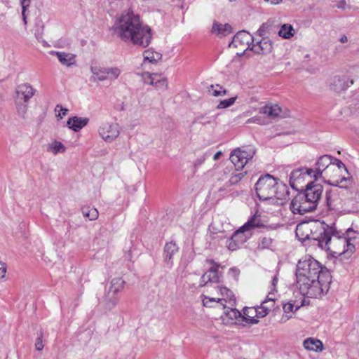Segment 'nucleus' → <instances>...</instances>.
Segmentation results:
<instances>
[{
    "instance_id": "f257e3e1",
    "label": "nucleus",
    "mask_w": 359,
    "mask_h": 359,
    "mask_svg": "<svg viewBox=\"0 0 359 359\" xmlns=\"http://www.w3.org/2000/svg\"><path fill=\"white\" fill-rule=\"evenodd\" d=\"M311 230L313 232L312 238L318 242V245L333 256L344 255L350 257L355 251L353 241L356 238V232L351 229L341 233L337 230L334 224L328 225L319 222Z\"/></svg>"
},
{
    "instance_id": "f03ea898",
    "label": "nucleus",
    "mask_w": 359,
    "mask_h": 359,
    "mask_svg": "<svg viewBox=\"0 0 359 359\" xmlns=\"http://www.w3.org/2000/svg\"><path fill=\"white\" fill-rule=\"evenodd\" d=\"M114 27L123 42L136 47L144 48L149 46L153 38L151 28L131 10L123 11Z\"/></svg>"
},
{
    "instance_id": "7ed1b4c3",
    "label": "nucleus",
    "mask_w": 359,
    "mask_h": 359,
    "mask_svg": "<svg viewBox=\"0 0 359 359\" xmlns=\"http://www.w3.org/2000/svg\"><path fill=\"white\" fill-rule=\"evenodd\" d=\"M316 177L318 180L337 187L349 189L353 184L352 177L344 163L330 155L320 156L316 163Z\"/></svg>"
},
{
    "instance_id": "20e7f679",
    "label": "nucleus",
    "mask_w": 359,
    "mask_h": 359,
    "mask_svg": "<svg viewBox=\"0 0 359 359\" xmlns=\"http://www.w3.org/2000/svg\"><path fill=\"white\" fill-rule=\"evenodd\" d=\"M257 196L262 201L277 206L283 205L287 198L285 184L269 174L261 176L255 184Z\"/></svg>"
},
{
    "instance_id": "39448f33",
    "label": "nucleus",
    "mask_w": 359,
    "mask_h": 359,
    "mask_svg": "<svg viewBox=\"0 0 359 359\" xmlns=\"http://www.w3.org/2000/svg\"><path fill=\"white\" fill-rule=\"evenodd\" d=\"M315 181L308 182L304 191L294 197L290 204L293 214L304 215L316 209L322 197L323 187Z\"/></svg>"
},
{
    "instance_id": "423d86ee",
    "label": "nucleus",
    "mask_w": 359,
    "mask_h": 359,
    "mask_svg": "<svg viewBox=\"0 0 359 359\" xmlns=\"http://www.w3.org/2000/svg\"><path fill=\"white\" fill-rule=\"evenodd\" d=\"M331 274L325 271L321 278L296 276L295 290L303 297L318 298L327 294L331 283Z\"/></svg>"
},
{
    "instance_id": "0eeeda50",
    "label": "nucleus",
    "mask_w": 359,
    "mask_h": 359,
    "mask_svg": "<svg viewBox=\"0 0 359 359\" xmlns=\"http://www.w3.org/2000/svg\"><path fill=\"white\" fill-rule=\"evenodd\" d=\"M206 292L208 294H201V299L203 306L212 308H222L224 303L233 304V292L228 287L217 285L214 287H208Z\"/></svg>"
},
{
    "instance_id": "6e6552de",
    "label": "nucleus",
    "mask_w": 359,
    "mask_h": 359,
    "mask_svg": "<svg viewBox=\"0 0 359 359\" xmlns=\"http://www.w3.org/2000/svg\"><path fill=\"white\" fill-rule=\"evenodd\" d=\"M325 271L327 270L318 261L310 256H306L297 265L296 276L321 278V274Z\"/></svg>"
},
{
    "instance_id": "1a4fd4ad",
    "label": "nucleus",
    "mask_w": 359,
    "mask_h": 359,
    "mask_svg": "<svg viewBox=\"0 0 359 359\" xmlns=\"http://www.w3.org/2000/svg\"><path fill=\"white\" fill-rule=\"evenodd\" d=\"M316 168H301L294 170L290 175V185L294 189L299 190L304 187L306 182L317 181Z\"/></svg>"
},
{
    "instance_id": "9d476101",
    "label": "nucleus",
    "mask_w": 359,
    "mask_h": 359,
    "mask_svg": "<svg viewBox=\"0 0 359 359\" xmlns=\"http://www.w3.org/2000/svg\"><path fill=\"white\" fill-rule=\"evenodd\" d=\"M233 227L225 217H217L209 226L210 233L213 238L223 239L229 237Z\"/></svg>"
},
{
    "instance_id": "9b49d317",
    "label": "nucleus",
    "mask_w": 359,
    "mask_h": 359,
    "mask_svg": "<svg viewBox=\"0 0 359 359\" xmlns=\"http://www.w3.org/2000/svg\"><path fill=\"white\" fill-rule=\"evenodd\" d=\"M97 133L103 141L111 143L120 135L121 127L117 123L105 121L99 126Z\"/></svg>"
},
{
    "instance_id": "f8f14e48",
    "label": "nucleus",
    "mask_w": 359,
    "mask_h": 359,
    "mask_svg": "<svg viewBox=\"0 0 359 359\" xmlns=\"http://www.w3.org/2000/svg\"><path fill=\"white\" fill-rule=\"evenodd\" d=\"M125 282L121 278H114L110 282V286L104 297V302L108 309H113L118 302V293L123 287Z\"/></svg>"
},
{
    "instance_id": "ddd939ff",
    "label": "nucleus",
    "mask_w": 359,
    "mask_h": 359,
    "mask_svg": "<svg viewBox=\"0 0 359 359\" xmlns=\"http://www.w3.org/2000/svg\"><path fill=\"white\" fill-rule=\"evenodd\" d=\"M254 154V151L251 149L236 148L231 151L229 159L234 165L236 170H240L253 158Z\"/></svg>"
},
{
    "instance_id": "4468645a",
    "label": "nucleus",
    "mask_w": 359,
    "mask_h": 359,
    "mask_svg": "<svg viewBox=\"0 0 359 359\" xmlns=\"http://www.w3.org/2000/svg\"><path fill=\"white\" fill-rule=\"evenodd\" d=\"M252 42H254L253 36L249 32L243 30L234 36L232 41L229 43V47L241 48L245 51L250 49Z\"/></svg>"
},
{
    "instance_id": "2eb2a0df",
    "label": "nucleus",
    "mask_w": 359,
    "mask_h": 359,
    "mask_svg": "<svg viewBox=\"0 0 359 359\" xmlns=\"http://www.w3.org/2000/svg\"><path fill=\"white\" fill-rule=\"evenodd\" d=\"M327 83L331 90L341 93L353 84V80L345 76L335 75L328 79Z\"/></svg>"
},
{
    "instance_id": "dca6fc26",
    "label": "nucleus",
    "mask_w": 359,
    "mask_h": 359,
    "mask_svg": "<svg viewBox=\"0 0 359 359\" xmlns=\"http://www.w3.org/2000/svg\"><path fill=\"white\" fill-rule=\"evenodd\" d=\"M142 79L144 83L153 86L157 89L165 90L168 88L167 79L162 74L144 72Z\"/></svg>"
},
{
    "instance_id": "f3484780",
    "label": "nucleus",
    "mask_w": 359,
    "mask_h": 359,
    "mask_svg": "<svg viewBox=\"0 0 359 359\" xmlns=\"http://www.w3.org/2000/svg\"><path fill=\"white\" fill-rule=\"evenodd\" d=\"M220 275L218 273V266H211L201 278L200 285L208 287H214L219 285Z\"/></svg>"
},
{
    "instance_id": "a211bd4d",
    "label": "nucleus",
    "mask_w": 359,
    "mask_h": 359,
    "mask_svg": "<svg viewBox=\"0 0 359 359\" xmlns=\"http://www.w3.org/2000/svg\"><path fill=\"white\" fill-rule=\"evenodd\" d=\"M326 203L329 210L338 212L341 208V201L337 190H330L326 193Z\"/></svg>"
},
{
    "instance_id": "6ab92c4d",
    "label": "nucleus",
    "mask_w": 359,
    "mask_h": 359,
    "mask_svg": "<svg viewBox=\"0 0 359 359\" xmlns=\"http://www.w3.org/2000/svg\"><path fill=\"white\" fill-rule=\"evenodd\" d=\"M273 49L272 42L268 38H262L260 41L252 42L250 50L257 54H268Z\"/></svg>"
},
{
    "instance_id": "aec40b11",
    "label": "nucleus",
    "mask_w": 359,
    "mask_h": 359,
    "mask_svg": "<svg viewBox=\"0 0 359 359\" xmlns=\"http://www.w3.org/2000/svg\"><path fill=\"white\" fill-rule=\"evenodd\" d=\"M35 90L28 83L19 85L16 88L17 101L27 102L34 95Z\"/></svg>"
},
{
    "instance_id": "412c9836",
    "label": "nucleus",
    "mask_w": 359,
    "mask_h": 359,
    "mask_svg": "<svg viewBox=\"0 0 359 359\" xmlns=\"http://www.w3.org/2000/svg\"><path fill=\"white\" fill-rule=\"evenodd\" d=\"M318 222H314L312 224L308 223H302L297 226L296 228V236L300 241H306V240H313L316 241L313 238H312V231L311 228H313L315 224Z\"/></svg>"
},
{
    "instance_id": "4be33fe9",
    "label": "nucleus",
    "mask_w": 359,
    "mask_h": 359,
    "mask_svg": "<svg viewBox=\"0 0 359 359\" xmlns=\"http://www.w3.org/2000/svg\"><path fill=\"white\" fill-rule=\"evenodd\" d=\"M304 304V299L301 301V302L296 303L295 302H287L283 306V314L280 320L281 323H286L289 319H290L292 316V313L297 311Z\"/></svg>"
},
{
    "instance_id": "5701e85b",
    "label": "nucleus",
    "mask_w": 359,
    "mask_h": 359,
    "mask_svg": "<svg viewBox=\"0 0 359 359\" xmlns=\"http://www.w3.org/2000/svg\"><path fill=\"white\" fill-rule=\"evenodd\" d=\"M236 304V297L233 294V304L232 305H230L229 303H224V305L222 306V308L224 309L223 314L224 316L231 320H238L240 318H243V314L237 309H236L234 307Z\"/></svg>"
},
{
    "instance_id": "b1692460",
    "label": "nucleus",
    "mask_w": 359,
    "mask_h": 359,
    "mask_svg": "<svg viewBox=\"0 0 359 359\" xmlns=\"http://www.w3.org/2000/svg\"><path fill=\"white\" fill-rule=\"evenodd\" d=\"M52 55H55L59 62L64 66L71 67L76 64V55L72 53L62 51H52Z\"/></svg>"
},
{
    "instance_id": "393cba45",
    "label": "nucleus",
    "mask_w": 359,
    "mask_h": 359,
    "mask_svg": "<svg viewBox=\"0 0 359 359\" xmlns=\"http://www.w3.org/2000/svg\"><path fill=\"white\" fill-rule=\"evenodd\" d=\"M89 122L88 117L73 116L69 118L67 125L74 132H78L85 127Z\"/></svg>"
},
{
    "instance_id": "a878e982",
    "label": "nucleus",
    "mask_w": 359,
    "mask_h": 359,
    "mask_svg": "<svg viewBox=\"0 0 359 359\" xmlns=\"http://www.w3.org/2000/svg\"><path fill=\"white\" fill-rule=\"evenodd\" d=\"M90 72L92 73V76L90 77L91 81L95 82L107 80V67H102L97 64H92L90 65Z\"/></svg>"
},
{
    "instance_id": "bb28decb",
    "label": "nucleus",
    "mask_w": 359,
    "mask_h": 359,
    "mask_svg": "<svg viewBox=\"0 0 359 359\" xmlns=\"http://www.w3.org/2000/svg\"><path fill=\"white\" fill-rule=\"evenodd\" d=\"M178 252V247L173 242L167 243L164 248L163 258L165 264L171 267L172 266V257Z\"/></svg>"
},
{
    "instance_id": "cd10ccee",
    "label": "nucleus",
    "mask_w": 359,
    "mask_h": 359,
    "mask_svg": "<svg viewBox=\"0 0 359 359\" xmlns=\"http://www.w3.org/2000/svg\"><path fill=\"white\" fill-rule=\"evenodd\" d=\"M281 111V108L278 104H266L260 109V113L271 118L279 117Z\"/></svg>"
},
{
    "instance_id": "c85d7f7f",
    "label": "nucleus",
    "mask_w": 359,
    "mask_h": 359,
    "mask_svg": "<svg viewBox=\"0 0 359 359\" xmlns=\"http://www.w3.org/2000/svg\"><path fill=\"white\" fill-rule=\"evenodd\" d=\"M212 32L219 37L226 36L232 33V27L229 24L214 23Z\"/></svg>"
},
{
    "instance_id": "c756f323",
    "label": "nucleus",
    "mask_w": 359,
    "mask_h": 359,
    "mask_svg": "<svg viewBox=\"0 0 359 359\" xmlns=\"http://www.w3.org/2000/svg\"><path fill=\"white\" fill-rule=\"evenodd\" d=\"M232 239H234L241 245L245 243L252 236L247 229H243V226L236 231L232 235Z\"/></svg>"
},
{
    "instance_id": "7c9ffc66",
    "label": "nucleus",
    "mask_w": 359,
    "mask_h": 359,
    "mask_svg": "<svg viewBox=\"0 0 359 359\" xmlns=\"http://www.w3.org/2000/svg\"><path fill=\"white\" fill-rule=\"evenodd\" d=\"M304 346L306 350L320 352L324 346L321 341L315 338H308L304 341Z\"/></svg>"
},
{
    "instance_id": "2f4dec72",
    "label": "nucleus",
    "mask_w": 359,
    "mask_h": 359,
    "mask_svg": "<svg viewBox=\"0 0 359 359\" xmlns=\"http://www.w3.org/2000/svg\"><path fill=\"white\" fill-rule=\"evenodd\" d=\"M47 151L53 155L63 154L66 151V147L61 142L53 140L48 144Z\"/></svg>"
},
{
    "instance_id": "473e14b6",
    "label": "nucleus",
    "mask_w": 359,
    "mask_h": 359,
    "mask_svg": "<svg viewBox=\"0 0 359 359\" xmlns=\"http://www.w3.org/2000/svg\"><path fill=\"white\" fill-rule=\"evenodd\" d=\"M273 307V303L271 301H263L260 306L255 308L257 318L265 317Z\"/></svg>"
},
{
    "instance_id": "72a5a7b5",
    "label": "nucleus",
    "mask_w": 359,
    "mask_h": 359,
    "mask_svg": "<svg viewBox=\"0 0 359 359\" xmlns=\"http://www.w3.org/2000/svg\"><path fill=\"white\" fill-rule=\"evenodd\" d=\"M143 57L144 62H148L149 63H156L162 59V55L160 53L151 49L144 50Z\"/></svg>"
},
{
    "instance_id": "f704fd0d",
    "label": "nucleus",
    "mask_w": 359,
    "mask_h": 359,
    "mask_svg": "<svg viewBox=\"0 0 359 359\" xmlns=\"http://www.w3.org/2000/svg\"><path fill=\"white\" fill-rule=\"evenodd\" d=\"M264 226L261 221L259 215H254L245 224L243 225V229H247L250 232L255 228H260Z\"/></svg>"
},
{
    "instance_id": "c9c22d12",
    "label": "nucleus",
    "mask_w": 359,
    "mask_h": 359,
    "mask_svg": "<svg viewBox=\"0 0 359 359\" xmlns=\"http://www.w3.org/2000/svg\"><path fill=\"white\" fill-rule=\"evenodd\" d=\"M243 318L248 323L256 324L259 322L256 316L255 308H247L243 310Z\"/></svg>"
},
{
    "instance_id": "e433bc0d",
    "label": "nucleus",
    "mask_w": 359,
    "mask_h": 359,
    "mask_svg": "<svg viewBox=\"0 0 359 359\" xmlns=\"http://www.w3.org/2000/svg\"><path fill=\"white\" fill-rule=\"evenodd\" d=\"M122 72V69L118 67H107L106 75L107 80L114 81L118 78Z\"/></svg>"
},
{
    "instance_id": "4c0bfd02",
    "label": "nucleus",
    "mask_w": 359,
    "mask_h": 359,
    "mask_svg": "<svg viewBox=\"0 0 359 359\" xmlns=\"http://www.w3.org/2000/svg\"><path fill=\"white\" fill-rule=\"evenodd\" d=\"M82 214L84 217L88 219L90 221L95 220L99 215V212L96 208H85L82 209Z\"/></svg>"
},
{
    "instance_id": "58836bf2",
    "label": "nucleus",
    "mask_w": 359,
    "mask_h": 359,
    "mask_svg": "<svg viewBox=\"0 0 359 359\" xmlns=\"http://www.w3.org/2000/svg\"><path fill=\"white\" fill-rule=\"evenodd\" d=\"M209 93L215 97L224 96L226 90L220 85H211L208 88Z\"/></svg>"
},
{
    "instance_id": "ea45409f",
    "label": "nucleus",
    "mask_w": 359,
    "mask_h": 359,
    "mask_svg": "<svg viewBox=\"0 0 359 359\" xmlns=\"http://www.w3.org/2000/svg\"><path fill=\"white\" fill-rule=\"evenodd\" d=\"M293 27L290 25H283L278 32L280 36L289 39L293 36Z\"/></svg>"
},
{
    "instance_id": "a19ab883",
    "label": "nucleus",
    "mask_w": 359,
    "mask_h": 359,
    "mask_svg": "<svg viewBox=\"0 0 359 359\" xmlns=\"http://www.w3.org/2000/svg\"><path fill=\"white\" fill-rule=\"evenodd\" d=\"M236 99H237V97L236 96L233 97H231V98H229L226 100H222L219 102V103L217 106V109H220L228 108V107L232 106L235 103Z\"/></svg>"
},
{
    "instance_id": "79ce46f5",
    "label": "nucleus",
    "mask_w": 359,
    "mask_h": 359,
    "mask_svg": "<svg viewBox=\"0 0 359 359\" xmlns=\"http://www.w3.org/2000/svg\"><path fill=\"white\" fill-rule=\"evenodd\" d=\"M247 172L233 173L229 179V183L232 185L238 184L246 175Z\"/></svg>"
},
{
    "instance_id": "37998d69",
    "label": "nucleus",
    "mask_w": 359,
    "mask_h": 359,
    "mask_svg": "<svg viewBox=\"0 0 359 359\" xmlns=\"http://www.w3.org/2000/svg\"><path fill=\"white\" fill-rule=\"evenodd\" d=\"M273 245V239L269 237H264L262 238L259 248L261 249H269Z\"/></svg>"
},
{
    "instance_id": "c03bdc74",
    "label": "nucleus",
    "mask_w": 359,
    "mask_h": 359,
    "mask_svg": "<svg viewBox=\"0 0 359 359\" xmlns=\"http://www.w3.org/2000/svg\"><path fill=\"white\" fill-rule=\"evenodd\" d=\"M26 102H23V101H17V111L18 114L24 117L26 112H27V105L25 104Z\"/></svg>"
},
{
    "instance_id": "a18cd8bd",
    "label": "nucleus",
    "mask_w": 359,
    "mask_h": 359,
    "mask_svg": "<svg viewBox=\"0 0 359 359\" xmlns=\"http://www.w3.org/2000/svg\"><path fill=\"white\" fill-rule=\"evenodd\" d=\"M241 245L238 244L234 239H232V236H231V238L227 241V248L229 250L233 251L236 250L237 248H239Z\"/></svg>"
},
{
    "instance_id": "49530a36",
    "label": "nucleus",
    "mask_w": 359,
    "mask_h": 359,
    "mask_svg": "<svg viewBox=\"0 0 359 359\" xmlns=\"http://www.w3.org/2000/svg\"><path fill=\"white\" fill-rule=\"evenodd\" d=\"M207 158V154H204L202 156L198 157L194 163V165L195 168H198L205 161Z\"/></svg>"
},
{
    "instance_id": "de8ad7c7",
    "label": "nucleus",
    "mask_w": 359,
    "mask_h": 359,
    "mask_svg": "<svg viewBox=\"0 0 359 359\" xmlns=\"http://www.w3.org/2000/svg\"><path fill=\"white\" fill-rule=\"evenodd\" d=\"M257 123L259 125L264 124V121L262 118L259 116H253L246 121V123Z\"/></svg>"
},
{
    "instance_id": "09e8293b",
    "label": "nucleus",
    "mask_w": 359,
    "mask_h": 359,
    "mask_svg": "<svg viewBox=\"0 0 359 359\" xmlns=\"http://www.w3.org/2000/svg\"><path fill=\"white\" fill-rule=\"evenodd\" d=\"M58 108H60V111H59V113H58V114L57 116L60 118H62L63 116L67 115L68 109H65V108H62L61 106L57 105L56 108H55V110L57 111V109Z\"/></svg>"
},
{
    "instance_id": "8fccbe9b",
    "label": "nucleus",
    "mask_w": 359,
    "mask_h": 359,
    "mask_svg": "<svg viewBox=\"0 0 359 359\" xmlns=\"http://www.w3.org/2000/svg\"><path fill=\"white\" fill-rule=\"evenodd\" d=\"M35 348L37 351H41L43 348V344L41 337H39L36 339V341L35 343Z\"/></svg>"
},
{
    "instance_id": "3c124183",
    "label": "nucleus",
    "mask_w": 359,
    "mask_h": 359,
    "mask_svg": "<svg viewBox=\"0 0 359 359\" xmlns=\"http://www.w3.org/2000/svg\"><path fill=\"white\" fill-rule=\"evenodd\" d=\"M20 4L22 6V11H23V13H26L27 8L30 5V0H20Z\"/></svg>"
},
{
    "instance_id": "603ef678",
    "label": "nucleus",
    "mask_w": 359,
    "mask_h": 359,
    "mask_svg": "<svg viewBox=\"0 0 359 359\" xmlns=\"http://www.w3.org/2000/svg\"><path fill=\"white\" fill-rule=\"evenodd\" d=\"M6 272V266L4 263L0 262V279L5 276Z\"/></svg>"
},
{
    "instance_id": "864d4df0",
    "label": "nucleus",
    "mask_w": 359,
    "mask_h": 359,
    "mask_svg": "<svg viewBox=\"0 0 359 359\" xmlns=\"http://www.w3.org/2000/svg\"><path fill=\"white\" fill-rule=\"evenodd\" d=\"M264 301H271L274 304L275 297L273 293L272 292H270Z\"/></svg>"
},
{
    "instance_id": "5fc2aeb1",
    "label": "nucleus",
    "mask_w": 359,
    "mask_h": 359,
    "mask_svg": "<svg viewBox=\"0 0 359 359\" xmlns=\"http://www.w3.org/2000/svg\"><path fill=\"white\" fill-rule=\"evenodd\" d=\"M266 2L271 4V5H277L280 4L283 0H264Z\"/></svg>"
},
{
    "instance_id": "6e6d98bb",
    "label": "nucleus",
    "mask_w": 359,
    "mask_h": 359,
    "mask_svg": "<svg viewBox=\"0 0 359 359\" xmlns=\"http://www.w3.org/2000/svg\"><path fill=\"white\" fill-rule=\"evenodd\" d=\"M222 154V152L221 151H217L213 156V159L215 161H217Z\"/></svg>"
},
{
    "instance_id": "4d7b16f0",
    "label": "nucleus",
    "mask_w": 359,
    "mask_h": 359,
    "mask_svg": "<svg viewBox=\"0 0 359 359\" xmlns=\"http://www.w3.org/2000/svg\"><path fill=\"white\" fill-rule=\"evenodd\" d=\"M339 41H340L341 43H344L347 42V41H348V38H347V36H346V35H343V36H341L340 37V39H339Z\"/></svg>"
},
{
    "instance_id": "13d9d810",
    "label": "nucleus",
    "mask_w": 359,
    "mask_h": 359,
    "mask_svg": "<svg viewBox=\"0 0 359 359\" xmlns=\"http://www.w3.org/2000/svg\"><path fill=\"white\" fill-rule=\"evenodd\" d=\"M278 282V278L276 276H274V278H273V280H272V287H273V289L272 290H274L276 285V283Z\"/></svg>"
},
{
    "instance_id": "bf43d9fd",
    "label": "nucleus",
    "mask_w": 359,
    "mask_h": 359,
    "mask_svg": "<svg viewBox=\"0 0 359 359\" xmlns=\"http://www.w3.org/2000/svg\"><path fill=\"white\" fill-rule=\"evenodd\" d=\"M346 6V1L343 0L340 1L339 4L338 5L339 8H344Z\"/></svg>"
},
{
    "instance_id": "052dcab7",
    "label": "nucleus",
    "mask_w": 359,
    "mask_h": 359,
    "mask_svg": "<svg viewBox=\"0 0 359 359\" xmlns=\"http://www.w3.org/2000/svg\"><path fill=\"white\" fill-rule=\"evenodd\" d=\"M36 39H38V41H40V42L43 43V44H45V43H46V41H45L44 40H42V39H41V34H36Z\"/></svg>"
},
{
    "instance_id": "680f3d73",
    "label": "nucleus",
    "mask_w": 359,
    "mask_h": 359,
    "mask_svg": "<svg viewBox=\"0 0 359 359\" xmlns=\"http://www.w3.org/2000/svg\"><path fill=\"white\" fill-rule=\"evenodd\" d=\"M22 15L24 24L26 25L27 24V16H26L25 13H23V11H22Z\"/></svg>"
}]
</instances>
